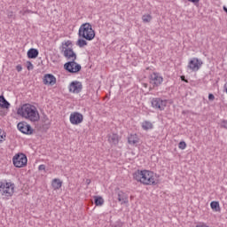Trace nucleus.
Wrapping results in <instances>:
<instances>
[{
	"label": "nucleus",
	"mask_w": 227,
	"mask_h": 227,
	"mask_svg": "<svg viewBox=\"0 0 227 227\" xmlns=\"http://www.w3.org/2000/svg\"><path fill=\"white\" fill-rule=\"evenodd\" d=\"M17 114H19V116H21V118L28 120V121H31L32 123H36V121H40V113L38 112L36 106L33 105L25 104L21 106L18 109Z\"/></svg>",
	"instance_id": "f257e3e1"
},
{
	"label": "nucleus",
	"mask_w": 227,
	"mask_h": 227,
	"mask_svg": "<svg viewBox=\"0 0 227 227\" xmlns=\"http://www.w3.org/2000/svg\"><path fill=\"white\" fill-rule=\"evenodd\" d=\"M133 178L143 185H157V174L150 170H137L133 174Z\"/></svg>",
	"instance_id": "f03ea898"
},
{
	"label": "nucleus",
	"mask_w": 227,
	"mask_h": 227,
	"mask_svg": "<svg viewBox=\"0 0 227 227\" xmlns=\"http://www.w3.org/2000/svg\"><path fill=\"white\" fill-rule=\"evenodd\" d=\"M0 194L3 200H10L15 194V184L12 182H0Z\"/></svg>",
	"instance_id": "7ed1b4c3"
},
{
	"label": "nucleus",
	"mask_w": 227,
	"mask_h": 227,
	"mask_svg": "<svg viewBox=\"0 0 227 227\" xmlns=\"http://www.w3.org/2000/svg\"><path fill=\"white\" fill-rule=\"evenodd\" d=\"M79 38H83L87 40V42H91L95 38V30H93V27L90 23L82 24L78 31Z\"/></svg>",
	"instance_id": "20e7f679"
},
{
	"label": "nucleus",
	"mask_w": 227,
	"mask_h": 227,
	"mask_svg": "<svg viewBox=\"0 0 227 227\" xmlns=\"http://www.w3.org/2000/svg\"><path fill=\"white\" fill-rule=\"evenodd\" d=\"M61 52H63L64 58L67 59V61H75L77 59V54L74 51V48H72V41H66L62 43Z\"/></svg>",
	"instance_id": "39448f33"
},
{
	"label": "nucleus",
	"mask_w": 227,
	"mask_h": 227,
	"mask_svg": "<svg viewBox=\"0 0 227 227\" xmlns=\"http://www.w3.org/2000/svg\"><path fill=\"white\" fill-rule=\"evenodd\" d=\"M12 163L15 168H26L27 166V156L20 153L13 156Z\"/></svg>",
	"instance_id": "423d86ee"
},
{
	"label": "nucleus",
	"mask_w": 227,
	"mask_h": 227,
	"mask_svg": "<svg viewBox=\"0 0 227 227\" xmlns=\"http://www.w3.org/2000/svg\"><path fill=\"white\" fill-rule=\"evenodd\" d=\"M151 104L154 109H159V111H164L166 106H168V100L161 99L160 98H154L152 99Z\"/></svg>",
	"instance_id": "0eeeda50"
},
{
	"label": "nucleus",
	"mask_w": 227,
	"mask_h": 227,
	"mask_svg": "<svg viewBox=\"0 0 227 227\" xmlns=\"http://www.w3.org/2000/svg\"><path fill=\"white\" fill-rule=\"evenodd\" d=\"M64 68L70 74H77V72L81 71V65L76 63L75 60H73L66 63Z\"/></svg>",
	"instance_id": "6e6552de"
},
{
	"label": "nucleus",
	"mask_w": 227,
	"mask_h": 227,
	"mask_svg": "<svg viewBox=\"0 0 227 227\" xmlns=\"http://www.w3.org/2000/svg\"><path fill=\"white\" fill-rule=\"evenodd\" d=\"M69 121L72 125H81L84 121V116L79 112H74L70 114Z\"/></svg>",
	"instance_id": "1a4fd4ad"
},
{
	"label": "nucleus",
	"mask_w": 227,
	"mask_h": 227,
	"mask_svg": "<svg viewBox=\"0 0 227 227\" xmlns=\"http://www.w3.org/2000/svg\"><path fill=\"white\" fill-rule=\"evenodd\" d=\"M201 65H203V61L199 59L198 58H192L188 63L189 70L192 72H198L201 68Z\"/></svg>",
	"instance_id": "9d476101"
},
{
	"label": "nucleus",
	"mask_w": 227,
	"mask_h": 227,
	"mask_svg": "<svg viewBox=\"0 0 227 227\" xmlns=\"http://www.w3.org/2000/svg\"><path fill=\"white\" fill-rule=\"evenodd\" d=\"M162 81H164V78L159 73H153L149 77V82L153 88L160 86Z\"/></svg>",
	"instance_id": "9b49d317"
},
{
	"label": "nucleus",
	"mask_w": 227,
	"mask_h": 227,
	"mask_svg": "<svg viewBox=\"0 0 227 227\" xmlns=\"http://www.w3.org/2000/svg\"><path fill=\"white\" fill-rule=\"evenodd\" d=\"M70 93H81L82 91V83L81 82H72L69 85Z\"/></svg>",
	"instance_id": "f8f14e48"
},
{
	"label": "nucleus",
	"mask_w": 227,
	"mask_h": 227,
	"mask_svg": "<svg viewBox=\"0 0 227 227\" xmlns=\"http://www.w3.org/2000/svg\"><path fill=\"white\" fill-rule=\"evenodd\" d=\"M18 129L23 134H33V128L27 122H20L18 123Z\"/></svg>",
	"instance_id": "ddd939ff"
},
{
	"label": "nucleus",
	"mask_w": 227,
	"mask_h": 227,
	"mask_svg": "<svg viewBox=\"0 0 227 227\" xmlns=\"http://www.w3.org/2000/svg\"><path fill=\"white\" fill-rule=\"evenodd\" d=\"M107 137V141L112 146H116V145L120 143V136L116 133H110L108 134Z\"/></svg>",
	"instance_id": "4468645a"
},
{
	"label": "nucleus",
	"mask_w": 227,
	"mask_h": 227,
	"mask_svg": "<svg viewBox=\"0 0 227 227\" xmlns=\"http://www.w3.org/2000/svg\"><path fill=\"white\" fill-rule=\"evenodd\" d=\"M43 84L54 86V84H56V77L50 74H45L43 77Z\"/></svg>",
	"instance_id": "2eb2a0df"
},
{
	"label": "nucleus",
	"mask_w": 227,
	"mask_h": 227,
	"mask_svg": "<svg viewBox=\"0 0 227 227\" xmlns=\"http://www.w3.org/2000/svg\"><path fill=\"white\" fill-rule=\"evenodd\" d=\"M128 143L129 145H131L133 146H137V144H139V137L137 136V134H131L128 137Z\"/></svg>",
	"instance_id": "dca6fc26"
},
{
	"label": "nucleus",
	"mask_w": 227,
	"mask_h": 227,
	"mask_svg": "<svg viewBox=\"0 0 227 227\" xmlns=\"http://www.w3.org/2000/svg\"><path fill=\"white\" fill-rule=\"evenodd\" d=\"M62 185H63V181L60 180L59 178H55L51 182V187L54 191H58L61 189Z\"/></svg>",
	"instance_id": "f3484780"
},
{
	"label": "nucleus",
	"mask_w": 227,
	"mask_h": 227,
	"mask_svg": "<svg viewBox=\"0 0 227 227\" xmlns=\"http://www.w3.org/2000/svg\"><path fill=\"white\" fill-rule=\"evenodd\" d=\"M118 201H121L122 205L123 203H129V196L125 192H120L118 193Z\"/></svg>",
	"instance_id": "a211bd4d"
},
{
	"label": "nucleus",
	"mask_w": 227,
	"mask_h": 227,
	"mask_svg": "<svg viewBox=\"0 0 227 227\" xmlns=\"http://www.w3.org/2000/svg\"><path fill=\"white\" fill-rule=\"evenodd\" d=\"M143 130H152L153 129V123L150 121H144L141 124Z\"/></svg>",
	"instance_id": "6ab92c4d"
},
{
	"label": "nucleus",
	"mask_w": 227,
	"mask_h": 227,
	"mask_svg": "<svg viewBox=\"0 0 227 227\" xmlns=\"http://www.w3.org/2000/svg\"><path fill=\"white\" fill-rule=\"evenodd\" d=\"M0 107H2V109L10 108V103L4 98V96H0Z\"/></svg>",
	"instance_id": "aec40b11"
},
{
	"label": "nucleus",
	"mask_w": 227,
	"mask_h": 227,
	"mask_svg": "<svg viewBox=\"0 0 227 227\" xmlns=\"http://www.w3.org/2000/svg\"><path fill=\"white\" fill-rule=\"evenodd\" d=\"M27 56L30 59H35L36 58H38V50L36 49H30L27 51Z\"/></svg>",
	"instance_id": "412c9836"
},
{
	"label": "nucleus",
	"mask_w": 227,
	"mask_h": 227,
	"mask_svg": "<svg viewBox=\"0 0 227 227\" xmlns=\"http://www.w3.org/2000/svg\"><path fill=\"white\" fill-rule=\"evenodd\" d=\"M93 199L96 207H102L104 205V198L101 196H94Z\"/></svg>",
	"instance_id": "4be33fe9"
},
{
	"label": "nucleus",
	"mask_w": 227,
	"mask_h": 227,
	"mask_svg": "<svg viewBox=\"0 0 227 227\" xmlns=\"http://www.w3.org/2000/svg\"><path fill=\"white\" fill-rule=\"evenodd\" d=\"M76 45L78 47H80L81 49H82V47H86V45H88V42L86 39L84 38H79L78 41L76 42Z\"/></svg>",
	"instance_id": "5701e85b"
},
{
	"label": "nucleus",
	"mask_w": 227,
	"mask_h": 227,
	"mask_svg": "<svg viewBox=\"0 0 227 227\" xmlns=\"http://www.w3.org/2000/svg\"><path fill=\"white\" fill-rule=\"evenodd\" d=\"M152 15L150 14H145L142 16V20L143 22H145V24L148 23V22H152Z\"/></svg>",
	"instance_id": "b1692460"
},
{
	"label": "nucleus",
	"mask_w": 227,
	"mask_h": 227,
	"mask_svg": "<svg viewBox=\"0 0 227 227\" xmlns=\"http://www.w3.org/2000/svg\"><path fill=\"white\" fill-rule=\"evenodd\" d=\"M210 207L213 210H215L217 212V208H219V202L212 201Z\"/></svg>",
	"instance_id": "393cba45"
},
{
	"label": "nucleus",
	"mask_w": 227,
	"mask_h": 227,
	"mask_svg": "<svg viewBox=\"0 0 227 227\" xmlns=\"http://www.w3.org/2000/svg\"><path fill=\"white\" fill-rule=\"evenodd\" d=\"M178 148L180 150H185V148H187V144L184 141H182L178 144Z\"/></svg>",
	"instance_id": "a878e982"
},
{
	"label": "nucleus",
	"mask_w": 227,
	"mask_h": 227,
	"mask_svg": "<svg viewBox=\"0 0 227 227\" xmlns=\"http://www.w3.org/2000/svg\"><path fill=\"white\" fill-rule=\"evenodd\" d=\"M27 70H33L34 67H33V64L30 61H28L27 63Z\"/></svg>",
	"instance_id": "bb28decb"
},
{
	"label": "nucleus",
	"mask_w": 227,
	"mask_h": 227,
	"mask_svg": "<svg viewBox=\"0 0 227 227\" xmlns=\"http://www.w3.org/2000/svg\"><path fill=\"white\" fill-rule=\"evenodd\" d=\"M222 129H227V121H223L221 123Z\"/></svg>",
	"instance_id": "cd10ccee"
},
{
	"label": "nucleus",
	"mask_w": 227,
	"mask_h": 227,
	"mask_svg": "<svg viewBox=\"0 0 227 227\" xmlns=\"http://www.w3.org/2000/svg\"><path fill=\"white\" fill-rule=\"evenodd\" d=\"M5 137H6V135L1 134V132H0V143H3V141H4V139H5Z\"/></svg>",
	"instance_id": "c85d7f7f"
},
{
	"label": "nucleus",
	"mask_w": 227,
	"mask_h": 227,
	"mask_svg": "<svg viewBox=\"0 0 227 227\" xmlns=\"http://www.w3.org/2000/svg\"><path fill=\"white\" fill-rule=\"evenodd\" d=\"M208 100H212V101L215 100V96H214V94H209Z\"/></svg>",
	"instance_id": "c756f323"
},
{
	"label": "nucleus",
	"mask_w": 227,
	"mask_h": 227,
	"mask_svg": "<svg viewBox=\"0 0 227 227\" xmlns=\"http://www.w3.org/2000/svg\"><path fill=\"white\" fill-rule=\"evenodd\" d=\"M39 171H45V165H40L38 167Z\"/></svg>",
	"instance_id": "7c9ffc66"
},
{
	"label": "nucleus",
	"mask_w": 227,
	"mask_h": 227,
	"mask_svg": "<svg viewBox=\"0 0 227 227\" xmlns=\"http://www.w3.org/2000/svg\"><path fill=\"white\" fill-rule=\"evenodd\" d=\"M16 70H17L18 72H22V66L18 65V66L16 67Z\"/></svg>",
	"instance_id": "2f4dec72"
},
{
	"label": "nucleus",
	"mask_w": 227,
	"mask_h": 227,
	"mask_svg": "<svg viewBox=\"0 0 227 227\" xmlns=\"http://www.w3.org/2000/svg\"><path fill=\"white\" fill-rule=\"evenodd\" d=\"M181 81H183L184 82H189V81L185 79V76L184 75L181 76Z\"/></svg>",
	"instance_id": "473e14b6"
},
{
	"label": "nucleus",
	"mask_w": 227,
	"mask_h": 227,
	"mask_svg": "<svg viewBox=\"0 0 227 227\" xmlns=\"http://www.w3.org/2000/svg\"><path fill=\"white\" fill-rule=\"evenodd\" d=\"M196 227H208V226H207L205 223H199L198 225H196Z\"/></svg>",
	"instance_id": "72a5a7b5"
},
{
	"label": "nucleus",
	"mask_w": 227,
	"mask_h": 227,
	"mask_svg": "<svg viewBox=\"0 0 227 227\" xmlns=\"http://www.w3.org/2000/svg\"><path fill=\"white\" fill-rule=\"evenodd\" d=\"M190 3H194V4H196V3H198L200 0H188Z\"/></svg>",
	"instance_id": "f704fd0d"
},
{
	"label": "nucleus",
	"mask_w": 227,
	"mask_h": 227,
	"mask_svg": "<svg viewBox=\"0 0 227 227\" xmlns=\"http://www.w3.org/2000/svg\"><path fill=\"white\" fill-rule=\"evenodd\" d=\"M86 184H87V185H90V184H91V179H87Z\"/></svg>",
	"instance_id": "c9c22d12"
},
{
	"label": "nucleus",
	"mask_w": 227,
	"mask_h": 227,
	"mask_svg": "<svg viewBox=\"0 0 227 227\" xmlns=\"http://www.w3.org/2000/svg\"><path fill=\"white\" fill-rule=\"evenodd\" d=\"M144 86H145V88H146V87L148 86V84H146V83H144Z\"/></svg>",
	"instance_id": "e433bc0d"
}]
</instances>
